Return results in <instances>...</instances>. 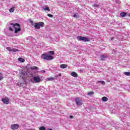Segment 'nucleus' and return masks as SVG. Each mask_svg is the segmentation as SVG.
Segmentation results:
<instances>
[{
	"label": "nucleus",
	"mask_w": 130,
	"mask_h": 130,
	"mask_svg": "<svg viewBox=\"0 0 130 130\" xmlns=\"http://www.w3.org/2000/svg\"><path fill=\"white\" fill-rule=\"evenodd\" d=\"M48 53H45L41 55V57L43 59L45 60H51L53 59V56L52 55H54L55 52L54 51H50L48 52Z\"/></svg>",
	"instance_id": "obj_1"
},
{
	"label": "nucleus",
	"mask_w": 130,
	"mask_h": 130,
	"mask_svg": "<svg viewBox=\"0 0 130 130\" xmlns=\"http://www.w3.org/2000/svg\"><path fill=\"white\" fill-rule=\"evenodd\" d=\"M10 25L13 26V28L15 29L14 32L15 34H17L18 32H20L21 31V25L19 23H11Z\"/></svg>",
	"instance_id": "obj_2"
},
{
	"label": "nucleus",
	"mask_w": 130,
	"mask_h": 130,
	"mask_svg": "<svg viewBox=\"0 0 130 130\" xmlns=\"http://www.w3.org/2000/svg\"><path fill=\"white\" fill-rule=\"evenodd\" d=\"M77 39H78L79 41H84V42H89V41H90V39H88L86 37L78 36Z\"/></svg>",
	"instance_id": "obj_3"
},
{
	"label": "nucleus",
	"mask_w": 130,
	"mask_h": 130,
	"mask_svg": "<svg viewBox=\"0 0 130 130\" xmlns=\"http://www.w3.org/2000/svg\"><path fill=\"white\" fill-rule=\"evenodd\" d=\"M34 27L35 29H40V27H44V22H39L38 23H36Z\"/></svg>",
	"instance_id": "obj_4"
},
{
	"label": "nucleus",
	"mask_w": 130,
	"mask_h": 130,
	"mask_svg": "<svg viewBox=\"0 0 130 130\" xmlns=\"http://www.w3.org/2000/svg\"><path fill=\"white\" fill-rule=\"evenodd\" d=\"M75 101L77 105L78 106H81L83 104V102H82V101L80 100L79 98H76L75 99Z\"/></svg>",
	"instance_id": "obj_5"
},
{
	"label": "nucleus",
	"mask_w": 130,
	"mask_h": 130,
	"mask_svg": "<svg viewBox=\"0 0 130 130\" xmlns=\"http://www.w3.org/2000/svg\"><path fill=\"white\" fill-rule=\"evenodd\" d=\"M33 79L35 83H40L41 82V78L39 76H35Z\"/></svg>",
	"instance_id": "obj_6"
},
{
	"label": "nucleus",
	"mask_w": 130,
	"mask_h": 130,
	"mask_svg": "<svg viewBox=\"0 0 130 130\" xmlns=\"http://www.w3.org/2000/svg\"><path fill=\"white\" fill-rule=\"evenodd\" d=\"M2 101L4 104H10V99L8 98H5L4 99H2Z\"/></svg>",
	"instance_id": "obj_7"
},
{
	"label": "nucleus",
	"mask_w": 130,
	"mask_h": 130,
	"mask_svg": "<svg viewBox=\"0 0 130 130\" xmlns=\"http://www.w3.org/2000/svg\"><path fill=\"white\" fill-rule=\"evenodd\" d=\"M19 124H14L13 125H11V128L13 130H15V129H18L19 128Z\"/></svg>",
	"instance_id": "obj_8"
},
{
	"label": "nucleus",
	"mask_w": 130,
	"mask_h": 130,
	"mask_svg": "<svg viewBox=\"0 0 130 130\" xmlns=\"http://www.w3.org/2000/svg\"><path fill=\"white\" fill-rule=\"evenodd\" d=\"M58 78V75H55L54 77H49L47 78L48 81H53V80H55V79H57Z\"/></svg>",
	"instance_id": "obj_9"
},
{
	"label": "nucleus",
	"mask_w": 130,
	"mask_h": 130,
	"mask_svg": "<svg viewBox=\"0 0 130 130\" xmlns=\"http://www.w3.org/2000/svg\"><path fill=\"white\" fill-rule=\"evenodd\" d=\"M71 75L72 76V77H74V78H78V73H76L75 72H72L71 73Z\"/></svg>",
	"instance_id": "obj_10"
},
{
	"label": "nucleus",
	"mask_w": 130,
	"mask_h": 130,
	"mask_svg": "<svg viewBox=\"0 0 130 130\" xmlns=\"http://www.w3.org/2000/svg\"><path fill=\"white\" fill-rule=\"evenodd\" d=\"M25 75H26V73L25 72V71H22L21 73H19V76L21 78H23V76H25Z\"/></svg>",
	"instance_id": "obj_11"
},
{
	"label": "nucleus",
	"mask_w": 130,
	"mask_h": 130,
	"mask_svg": "<svg viewBox=\"0 0 130 130\" xmlns=\"http://www.w3.org/2000/svg\"><path fill=\"white\" fill-rule=\"evenodd\" d=\"M60 68L61 69H67L68 68V64H62L60 66Z\"/></svg>",
	"instance_id": "obj_12"
},
{
	"label": "nucleus",
	"mask_w": 130,
	"mask_h": 130,
	"mask_svg": "<svg viewBox=\"0 0 130 130\" xmlns=\"http://www.w3.org/2000/svg\"><path fill=\"white\" fill-rule=\"evenodd\" d=\"M18 60L19 61H21V62H25V59L23 58H18Z\"/></svg>",
	"instance_id": "obj_13"
},
{
	"label": "nucleus",
	"mask_w": 130,
	"mask_h": 130,
	"mask_svg": "<svg viewBox=\"0 0 130 130\" xmlns=\"http://www.w3.org/2000/svg\"><path fill=\"white\" fill-rule=\"evenodd\" d=\"M10 13H14L15 12V7H13L9 9Z\"/></svg>",
	"instance_id": "obj_14"
},
{
	"label": "nucleus",
	"mask_w": 130,
	"mask_h": 130,
	"mask_svg": "<svg viewBox=\"0 0 130 130\" xmlns=\"http://www.w3.org/2000/svg\"><path fill=\"white\" fill-rule=\"evenodd\" d=\"M121 17H122V18H123L124 17H125V16H126V13L125 12H122L120 14Z\"/></svg>",
	"instance_id": "obj_15"
},
{
	"label": "nucleus",
	"mask_w": 130,
	"mask_h": 130,
	"mask_svg": "<svg viewBox=\"0 0 130 130\" xmlns=\"http://www.w3.org/2000/svg\"><path fill=\"white\" fill-rule=\"evenodd\" d=\"M108 100V99L106 96H103L102 98V101L104 102H106V101H107Z\"/></svg>",
	"instance_id": "obj_16"
},
{
	"label": "nucleus",
	"mask_w": 130,
	"mask_h": 130,
	"mask_svg": "<svg viewBox=\"0 0 130 130\" xmlns=\"http://www.w3.org/2000/svg\"><path fill=\"white\" fill-rule=\"evenodd\" d=\"M44 11H47L48 12H50V9H49V7H46V8H43Z\"/></svg>",
	"instance_id": "obj_17"
},
{
	"label": "nucleus",
	"mask_w": 130,
	"mask_h": 130,
	"mask_svg": "<svg viewBox=\"0 0 130 130\" xmlns=\"http://www.w3.org/2000/svg\"><path fill=\"white\" fill-rule=\"evenodd\" d=\"M18 51H19L18 49H17L16 48H13V49H12L11 52H17Z\"/></svg>",
	"instance_id": "obj_18"
},
{
	"label": "nucleus",
	"mask_w": 130,
	"mask_h": 130,
	"mask_svg": "<svg viewBox=\"0 0 130 130\" xmlns=\"http://www.w3.org/2000/svg\"><path fill=\"white\" fill-rule=\"evenodd\" d=\"M105 58H106V56L104 55L101 56V60H105Z\"/></svg>",
	"instance_id": "obj_19"
},
{
	"label": "nucleus",
	"mask_w": 130,
	"mask_h": 130,
	"mask_svg": "<svg viewBox=\"0 0 130 130\" xmlns=\"http://www.w3.org/2000/svg\"><path fill=\"white\" fill-rule=\"evenodd\" d=\"M97 84H98V83H101L102 85H105V82L104 81H99L97 82Z\"/></svg>",
	"instance_id": "obj_20"
},
{
	"label": "nucleus",
	"mask_w": 130,
	"mask_h": 130,
	"mask_svg": "<svg viewBox=\"0 0 130 130\" xmlns=\"http://www.w3.org/2000/svg\"><path fill=\"white\" fill-rule=\"evenodd\" d=\"M94 94V91H90L88 92L87 95L88 96H91V95H93Z\"/></svg>",
	"instance_id": "obj_21"
},
{
	"label": "nucleus",
	"mask_w": 130,
	"mask_h": 130,
	"mask_svg": "<svg viewBox=\"0 0 130 130\" xmlns=\"http://www.w3.org/2000/svg\"><path fill=\"white\" fill-rule=\"evenodd\" d=\"M4 79V76H3V74L2 73L0 72V81H2V80Z\"/></svg>",
	"instance_id": "obj_22"
},
{
	"label": "nucleus",
	"mask_w": 130,
	"mask_h": 130,
	"mask_svg": "<svg viewBox=\"0 0 130 130\" xmlns=\"http://www.w3.org/2000/svg\"><path fill=\"white\" fill-rule=\"evenodd\" d=\"M39 130H46V128L44 126H42L39 128Z\"/></svg>",
	"instance_id": "obj_23"
},
{
	"label": "nucleus",
	"mask_w": 130,
	"mask_h": 130,
	"mask_svg": "<svg viewBox=\"0 0 130 130\" xmlns=\"http://www.w3.org/2000/svg\"><path fill=\"white\" fill-rule=\"evenodd\" d=\"M6 49H7V50H8L9 51H11L12 52V48H11V47H7L6 48Z\"/></svg>",
	"instance_id": "obj_24"
},
{
	"label": "nucleus",
	"mask_w": 130,
	"mask_h": 130,
	"mask_svg": "<svg viewBox=\"0 0 130 130\" xmlns=\"http://www.w3.org/2000/svg\"><path fill=\"white\" fill-rule=\"evenodd\" d=\"M93 8H98L99 7V5L98 4H93Z\"/></svg>",
	"instance_id": "obj_25"
},
{
	"label": "nucleus",
	"mask_w": 130,
	"mask_h": 130,
	"mask_svg": "<svg viewBox=\"0 0 130 130\" xmlns=\"http://www.w3.org/2000/svg\"><path fill=\"white\" fill-rule=\"evenodd\" d=\"M124 75H125V76H130V72H125Z\"/></svg>",
	"instance_id": "obj_26"
},
{
	"label": "nucleus",
	"mask_w": 130,
	"mask_h": 130,
	"mask_svg": "<svg viewBox=\"0 0 130 130\" xmlns=\"http://www.w3.org/2000/svg\"><path fill=\"white\" fill-rule=\"evenodd\" d=\"M48 17H50V18H53V15H51V14H47Z\"/></svg>",
	"instance_id": "obj_27"
},
{
	"label": "nucleus",
	"mask_w": 130,
	"mask_h": 130,
	"mask_svg": "<svg viewBox=\"0 0 130 130\" xmlns=\"http://www.w3.org/2000/svg\"><path fill=\"white\" fill-rule=\"evenodd\" d=\"M37 69V67L36 66L34 67V68H31V70H36Z\"/></svg>",
	"instance_id": "obj_28"
},
{
	"label": "nucleus",
	"mask_w": 130,
	"mask_h": 130,
	"mask_svg": "<svg viewBox=\"0 0 130 130\" xmlns=\"http://www.w3.org/2000/svg\"><path fill=\"white\" fill-rule=\"evenodd\" d=\"M10 31H13V28H12V27L10 26L9 28Z\"/></svg>",
	"instance_id": "obj_29"
},
{
	"label": "nucleus",
	"mask_w": 130,
	"mask_h": 130,
	"mask_svg": "<svg viewBox=\"0 0 130 130\" xmlns=\"http://www.w3.org/2000/svg\"><path fill=\"white\" fill-rule=\"evenodd\" d=\"M73 17H74V18H78V16H77L76 14H74V16H73Z\"/></svg>",
	"instance_id": "obj_30"
},
{
	"label": "nucleus",
	"mask_w": 130,
	"mask_h": 130,
	"mask_svg": "<svg viewBox=\"0 0 130 130\" xmlns=\"http://www.w3.org/2000/svg\"><path fill=\"white\" fill-rule=\"evenodd\" d=\"M113 39H114V38H113V37L111 38V40H113Z\"/></svg>",
	"instance_id": "obj_31"
},
{
	"label": "nucleus",
	"mask_w": 130,
	"mask_h": 130,
	"mask_svg": "<svg viewBox=\"0 0 130 130\" xmlns=\"http://www.w3.org/2000/svg\"><path fill=\"white\" fill-rule=\"evenodd\" d=\"M58 76H59V77H61V73L59 74Z\"/></svg>",
	"instance_id": "obj_32"
},
{
	"label": "nucleus",
	"mask_w": 130,
	"mask_h": 130,
	"mask_svg": "<svg viewBox=\"0 0 130 130\" xmlns=\"http://www.w3.org/2000/svg\"><path fill=\"white\" fill-rule=\"evenodd\" d=\"M73 117H73L72 115L70 116V118L72 119V118H73Z\"/></svg>",
	"instance_id": "obj_33"
},
{
	"label": "nucleus",
	"mask_w": 130,
	"mask_h": 130,
	"mask_svg": "<svg viewBox=\"0 0 130 130\" xmlns=\"http://www.w3.org/2000/svg\"><path fill=\"white\" fill-rule=\"evenodd\" d=\"M47 130H52L51 128H48Z\"/></svg>",
	"instance_id": "obj_34"
},
{
	"label": "nucleus",
	"mask_w": 130,
	"mask_h": 130,
	"mask_svg": "<svg viewBox=\"0 0 130 130\" xmlns=\"http://www.w3.org/2000/svg\"><path fill=\"white\" fill-rule=\"evenodd\" d=\"M30 23H31L32 24H33V21H30Z\"/></svg>",
	"instance_id": "obj_35"
},
{
	"label": "nucleus",
	"mask_w": 130,
	"mask_h": 130,
	"mask_svg": "<svg viewBox=\"0 0 130 130\" xmlns=\"http://www.w3.org/2000/svg\"><path fill=\"white\" fill-rule=\"evenodd\" d=\"M129 17H130V14H128Z\"/></svg>",
	"instance_id": "obj_36"
}]
</instances>
